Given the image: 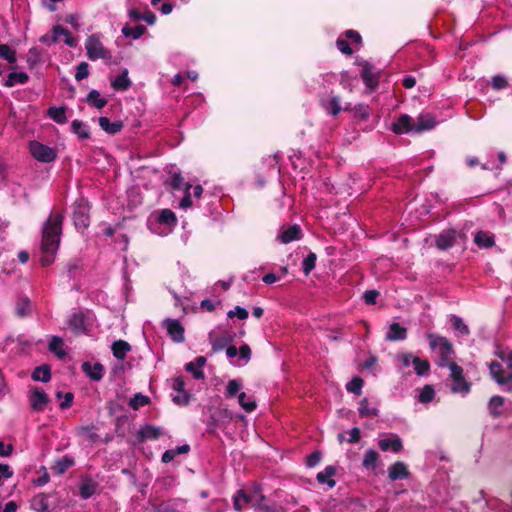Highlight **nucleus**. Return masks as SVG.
<instances>
[{
	"label": "nucleus",
	"instance_id": "1",
	"mask_svg": "<svg viewBox=\"0 0 512 512\" xmlns=\"http://www.w3.org/2000/svg\"><path fill=\"white\" fill-rule=\"evenodd\" d=\"M64 212L52 211L43 224L41 250L57 251L63 230Z\"/></svg>",
	"mask_w": 512,
	"mask_h": 512
},
{
	"label": "nucleus",
	"instance_id": "2",
	"mask_svg": "<svg viewBox=\"0 0 512 512\" xmlns=\"http://www.w3.org/2000/svg\"><path fill=\"white\" fill-rule=\"evenodd\" d=\"M427 338L429 340V346L431 349L439 348L440 353V366H448L449 359L454 353L452 343L443 336H438L433 333H428Z\"/></svg>",
	"mask_w": 512,
	"mask_h": 512
},
{
	"label": "nucleus",
	"instance_id": "3",
	"mask_svg": "<svg viewBox=\"0 0 512 512\" xmlns=\"http://www.w3.org/2000/svg\"><path fill=\"white\" fill-rule=\"evenodd\" d=\"M450 378L452 379L451 391L453 393L468 394L471 391V383L468 382L463 373V368L456 362H449Z\"/></svg>",
	"mask_w": 512,
	"mask_h": 512
},
{
	"label": "nucleus",
	"instance_id": "4",
	"mask_svg": "<svg viewBox=\"0 0 512 512\" xmlns=\"http://www.w3.org/2000/svg\"><path fill=\"white\" fill-rule=\"evenodd\" d=\"M86 54L90 60L102 59L106 62L112 60V55L108 49H106L101 41L95 36H89L85 42Z\"/></svg>",
	"mask_w": 512,
	"mask_h": 512
},
{
	"label": "nucleus",
	"instance_id": "5",
	"mask_svg": "<svg viewBox=\"0 0 512 512\" xmlns=\"http://www.w3.org/2000/svg\"><path fill=\"white\" fill-rule=\"evenodd\" d=\"M29 151L34 159L43 163L53 162L57 158L56 151L38 141L29 143Z\"/></svg>",
	"mask_w": 512,
	"mask_h": 512
},
{
	"label": "nucleus",
	"instance_id": "6",
	"mask_svg": "<svg viewBox=\"0 0 512 512\" xmlns=\"http://www.w3.org/2000/svg\"><path fill=\"white\" fill-rule=\"evenodd\" d=\"M163 326L174 342L183 343L185 341V329L179 320L166 318L163 320Z\"/></svg>",
	"mask_w": 512,
	"mask_h": 512
},
{
	"label": "nucleus",
	"instance_id": "7",
	"mask_svg": "<svg viewBox=\"0 0 512 512\" xmlns=\"http://www.w3.org/2000/svg\"><path fill=\"white\" fill-rule=\"evenodd\" d=\"M30 406L36 412H42L49 403L48 395L39 387H34L29 396Z\"/></svg>",
	"mask_w": 512,
	"mask_h": 512
},
{
	"label": "nucleus",
	"instance_id": "8",
	"mask_svg": "<svg viewBox=\"0 0 512 512\" xmlns=\"http://www.w3.org/2000/svg\"><path fill=\"white\" fill-rule=\"evenodd\" d=\"M209 342L211 344V350L213 353H217L222 351L224 348H227L228 344L233 342L234 335L229 333H223L222 335H217L215 331H211L208 335Z\"/></svg>",
	"mask_w": 512,
	"mask_h": 512
},
{
	"label": "nucleus",
	"instance_id": "9",
	"mask_svg": "<svg viewBox=\"0 0 512 512\" xmlns=\"http://www.w3.org/2000/svg\"><path fill=\"white\" fill-rule=\"evenodd\" d=\"M74 226L79 231H84L90 225V216L88 208L83 205H78L72 215Z\"/></svg>",
	"mask_w": 512,
	"mask_h": 512
},
{
	"label": "nucleus",
	"instance_id": "10",
	"mask_svg": "<svg viewBox=\"0 0 512 512\" xmlns=\"http://www.w3.org/2000/svg\"><path fill=\"white\" fill-rule=\"evenodd\" d=\"M413 124V118L407 114H403L392 124L391 130L398 135L414 133Z\"/></svg>",
	"mask_w": 512,
	"mask_h": 512
},
{
	"label": "nucleus",
	"instance_id": "11",
	"mask_svg": "<svg viewBox=\"0 0 512 512\" xmlns=\"http://www.w3.org/2000/svg\"><path fill=\"white\" fill-rule=\"evenodd\" d=\"M458 235L459 234L454 229L444 230L436 237V247L440 250H448L452 248Z\"/></svg>",
	"mask_w": 512,
	"mask_h": 512
},
{
	"label": "nucleus",
	"instance_id": "12",
	"mask_svg": "<svg viewBox=\"0 0 512 512\" xmlns=\"http://www.w3.org/2000/svg\"><path fill=\"white\" fill-rule=\"evenodd\" d=\"M378 447L383 452L391 451L398 453L403 449V442L397 434H391L389 438L380 439Z\"/></svg>",
	"mask_w": 512,
	"mask_h": 512
},
{
	"label": "nucleus",
	"instance_id": "13",
	"mask_svg": "<svg viewBox=\"0 0 512 512\" xmlns=\"http://www.w3.org/2000/svg\"><path fill=\"white\" fill-rule=\"evenodd\" d=\"M81 369L86 374V376H88L92 381L96 382L102 380L105 371L103 364L99 362L92 364L88 361L82 363Z\"/></svg>",
	"mask_w": 512,
	"mask_h": 512
},
{
	"label": "nucleus",
	"instance_id": "14",
	"mask_svg": "<svg viewBox=\"0 0 512 512\" xmlns=\"http://www.w3.org/2000/svg\"><path fill=\"white\" fill-rule=\"evenodd\" d=\"M69 329L75 334H85L87 332L86 317L82 312L74 313L68 320Z\"/></svg>",
	"mask_w": 512,
	"mask_h": 512
},
{
	"label": "nucleus",
	"instance_id": "15",
	"mask_svg": "<svg viewBox=\"0 0 512 512\" xmlns=\"http://www.w3.org/2000/svg\"><path fill=\"white\" fill-rule=\"evenodd\" d=\"M356 64L361 67V76L368 87L377 85V75L373 72L372 66L365 60H356Z\"/></svg>",
	"mask_w": 512,
	"mask_h": 512
},
{
	"label": "nucleus",
	"instance_id": "16",
	"mask_svg": "<svg viewBox=\"0 0 512 512\" xmlns=\"http://www.w3.org/2000/svg\"><path fill=\"white\" fill-rule=\"evenodd\" d=\"M389 479L392 481L407 479L410 476L407 465L402 461H396L388 468Z\"/></svg>",
	"mask_w": 512,
	"mask_h": 512
},
{
	"label": "nucleus",
	"instance_id": "17",
	"mask_svg": "<svg viewBox=\"0 0 512 512\" xmlns=\"http://www.w3.org/2000/svg\"><path fill=\"white\" fill-rule=\"evenodd\" d=\"M414 133L421 134L425 131L433 129L436 125L435 118L431 114H421L414 122Z\"/></svg>",
	"mask_w": 512,
	"mask_h": 512
},
{
	"label": "nucleus",
	"instance_id": "18",
	"mask_svg": "<svg viewBox=\"0 0 512 512\" xmlns=\"http://www.w3.org/2000/svg\"><path fill=\"white\" fill-rule=\"evenodd\" d=\"M52 42H64L70 47H73L76 45V40L71 36V33L61 27V26H54L52 29Z\"/></svg>",
	"mask_w": 512,
	"mask_h": 512
},
{
	"label": "nucleus",
	"instance_id": "19",
	"mask_svg": "<svg viewBox=\"0 0 512 512\" xmlns=\"http://www.w3.org/2000/svg\"><path fill=\"white\" fill-rule=\"evenodd\" d=\"M97 489L98 483L96 481L89 476L82 477L79 492L83 499H89L92 497L96 493Z\"/></svg>",
	"mask_w": 512,
	"mask_h": 512
},
{
	"label": "nucleus",
	"instance_id": "20",
	"mask_svg": "<svg viewBox=\"0 0 512 512\" xmlns=\"http://www.w3.org/2000/svg\"><path fill=\"white\" fill-rule=\"evenodd\" d=\"M302 237V229L298 224L289 226L281 232L279 239L282 243L288 244L292 241L299 240Z\"/></svg>",
	"mask_w": 512,
	"mask_h": 512
},
{
	"label": "nucleus",
	"instance_id": "21",
	"mask_svg": "<svg viewBox=\"0 0 512 512\" xmlns=\"http://www.w3.org/2000/svg\"><path fill=\"white\" fill-rule=\"evenodd\" d=\"M232 420V415L228 409H217L211 413L208 425L221 426Z\"/></svg>",
	"mask_w": 512,
	"mask_h": 512
},
{
	"label": "nucleus",
	"instance_id": "22",
	"mask_svg": "<svg viewBox=\"0 0 512 512\" xmlns=\"http://www.w3.org/2000/svg\"><path fill=\"white\" fill-rule=\"evenodd\" d=\"M99 126L108 134L115 135L123 128V122L116 120L111 122L108 117L101 116L98 119Z\"/></svg>",
	"mask_w": 512,
	"mask_h": 512
},
{
	"label": "nucleus",
	"instance_id": "23",
	"mask_svg": "<svg viewBox=\"0 0 512 512\" xmlns=\"http://www.w3.org/2000/svg\"><path fill=\"white\" fill-rule=\"evenodd\" d=\"M131 349V345L127 341L121 339L114 341L111 346L113 356L118 360H124Z\"/></svg>",
	"mask_w": 512,
	"mask_h": 512
},
{
	"label": "nucleus",
	"instance_id": "24",
	"mask_svg": "<svg viewBox=\"0 0 512 512\" xmlns=\"http://www.w3.org/2000/svg\"><path fill=\"white\" fill-rule=\"evenodd\" d=\"M407 338V329L402 327L399 323L394 322L390 325L389 331L386 334L388 341H402Z\"/></svg>",
	"mask_w": 512,
	"mask_h": 512
},
{
	"label": "nucleus",
	"instance_id": "25",
	"mask_svg": "<svg viewBox=\"0 0 512 512\" xmlns=\"http://www.w3.org/2000/svg\"><path fill=\"white\" fill-rule=\"evenodd\" d=\"M335 474L336 468L329 465L325 467L324 471L317 474L316 479L320 484H327L330 488H333L336 485V481L332 479Z\"/></svg>",
	"mask_w": 512,
	"mask_h": 512
},
{
	"label": "nucleus",
	"instance_id": "26",
	"mask_svg": "<svg viewBox=\"0 0 512 512\" xmlns=\"http://www.w3.org/2000/svg\"><path fill=\"white\" fill-rule=\"evenodd\" d=\"M71 132L77 135L80 140L89 139L91 135L88 125L78 119L71 122Z\"/></svg>",
	"mask_w": 512,
	"mask_h": 512
},
{
	"label": "nucleus",
	"instance_id": "27",
	"mask_svg": "<svg viewBox=\"0 0 512 512\" xmlns=\"http://www.w3.org/2000/svg\"><path fill=\"white\" fill-rule=\"evenodd\" d=\"M66 110L67 108L65 106H51L47 109V116L57 124H65L68 121Z\"/></svg>",
	"mask_w": 512,
	"mask_h": 512
},
{
	"label": "nucleus",
	"instance_id": "28",
	"mask_svg": "<svg viewBox=\"0 0 512 512\" xmlns=\"http://www.w3.org/2000/svg\"><path fill=\"white\" fill-rule=\"evenodd\" d=\"M75 460L73 457L65 455L60 459H57L52 466V470L58 474H64L70 467L74 466Z\"/></svg>",
	"mask_w": 512,
	"mask_h": 512
},
{
	"label": "nucleus",
	"instance_id": "29",
	"mask_svg": "<svg viewBox=\"0 0 512 512\" xmlns=\"http://www.w3.org/2000/svg\"><path fill=\"white\" fill-rule=\"evenodd\" d=\"M161 434L160 428L147 424L138 431V438L142 441L147 439L157 440Z\"/></svg>",
	"mask_w": 512,
	"mask_h": 512
},
{
	"label": "nucleus",
	"instance_id": "30",
	"mask_svg": "<svg viewBox=\"0 0 512 512\" xmlns=\"http://www.w3.org/2000/svg\"><path fill=\"white\" fill-rule=\"evenodd\" d=\"M31 378L34 381H41V382H49L51 380V367L48 364H43L38 367H36L32 374Z\"/></svg>",
	"mask_w": 512,
	"mask_h": 512
},
{
	"label": "nucleus",
	"instance_id": "31",
	"mask_svg": "<svg viewBox=\"0 0 512 512\" xmlns=\"http://www.w3.org/2000/svg\"><path fill=\"white\" fill-rule=\"evenodd\" d=\"M474 242L480 248H491L495 244L493 235L485 231H478L475 234Z\"/></svg>",
	"mask_w": 512,
	"mask_h": 512
},
{
	"label": "nucleus",
	"instance_id": "32",
	"mask_svg": "<svg viewBox=\"0 0 512 512\" xmlns=\"http://www.w3.org/2000/svg\"><path fill=\"white\" fill-rule=\"evenodd\" d=\"M379 458V453L376 450L369 449L364 454L362 466L367 470L375 471Z\"/></svg>",
	"mask_w": 512,
	"mask_h": 512
},
{
	"label": "nucleus",
	"instance_id": "33",
	"mask_svg": "<svg viewBox=\"0 0 512 512\" xmlns=\"http://www.w3.org/2000/svg\"><path fill=\"white\" fill-rule=\"evenodd\" d=\"M31 508L37 512H48V495L44 493L35 495L31 500Z\"/></svg>",
	"mask_w": 512,
	"mask_h": 512
},
{
	"label": "nucleus",
	"instance_id": "34",
	"mask_svg": "<svg viewBox=\"0 0 512 512\" xmlns=\"http://www.w3.org/2000/svg\"><path fill=\"white\" fill-rule=\"evenodd\" d=\"M31 312V302L28 297H20L15 305V314L20 318L28 316Z\"/></svg>",
	"mask_w": 512,
	"mask_h": 512
},
{
	"label": "nucleus",
	"instance_id": "35",
	"mask_svg": "<svg viewBox=\"0 0 512 512\" xmlns=\"http://www.w3.org/2000/svg\"><path fill=\"white\" fill-rule=\"evenodd\" d=\"M322 106L327 110V112L331 115H337L341 110L348 111L350 108L348 106H345L342 108L340 104L337 101V98H328V99H322L321 101Z\"/></svg>",
	"mask_w": 512,
	"mask_h": 512
},
{
	"label": "nucleus",
	"instance_id": "36",
	"mask_svg": "<svg viewBox=\"0 0 512 512\" xmlns=\"http://www.w3.org/2000/svg\"><path fill=\"white\" fill-rule=\"evenodd\" d=\"M63 339L59 336H53L49 342L48 349L50 352L56 354L60 359L66 356V352L63 349Z\"/></svg>",
	"mask_w": 512,
	"mask_h": 512
},
{
	"label": "nucleus",
	"instance_id": "37",
	"mask_svg": "<svg viewBox=\"0 0 512 512\" xmlns=\"http://www.w3.org/2000/svg\"><path fill=\"white\" fill-rule=\"evenodd\" d=\"M131 85V81L128 78V71L124 70L121 75L117 76L112 81V86L117 91H125L127 90Z\"/></svg>",
	"mask_w": 512,
	"mask_h": 512
},
{
	"label": "nucleus",
	"instance_id": "38",
	"mask_svg": "<svg viewBox=\"0 0 512 512\" xmlns=\"http://www.w3.org/2000/svg\"><path fill=\"white\" fill-rule=\"evenodd\" d=\"M505 399L502 396L496 395L490 398L488 402L489 413L494 418H497L501 415V412L498 411V408L504 405Z\"/></svg>",
	"mask_w": 512,
	"mask_h": 512
},
{
	"label": "nucleus",
	"instance_id": "39",
	"mask_svg": "<svg viewBox=\"0 0 512 512\" xmlns=\"http://www.w3.org/2000/svg\"><path fill=\"white\" fill-rule=\"evenodd\" d=\"M414 370L418 376H424L430 371V363L427 359H421L420 357H414L412 360Z\"/></svg>",
	"mask_w": 512,
	"mask_h": 512
},
{
	"label": "nucleus",
	"instance_id": "40",
	"mask_svg": "<svg viewBox=\"0 0 512 512\" xmlns=\"http://www.w3.org/2000/svg\"><path fill=\"white\" fill-rule=\"evenodd\" d=\"M358 411L361 417H377L379 414V410L376 407H369L367 398H363L360 401Z\"/></svg>",
	"mask_w": 512,
	"mask_h": 512
},
{
	"label": "nucleus",
	"instance_id": "41",
	"mask_svg": "<svg viewBox=\"0 0 512 512\" xmlns=\"http://www.w3.org/2000/svg\"><path fill=\"white\" fill-rule=\"evenodd\" d=\"M157 220L160 224H166L169 226L177 224V217L170 209H162L159 212Z\"/></svg>",
	"mask_w": 512,
	"mask_h": 512
},
{
	"label": "nucleus",
	"instance_id": "42",
	"mask_svg": "<svg viewBox=\"0 0 512 512\" xmlns=\"http://www.w3.org/2000/svg\"><path fill=\"white\" fill-rule=\"evenodd\" d=\"M450 321L453 329L457 331L461 336H467L470 334L468 326L463 322L462 318H460L459 316L452 315Z\"/></svg>",
	"mask_w": 512,
	"mask_h": 512
},
{
	"label": "nucleus",
	"instance_id": "43",
	"mask_svg": "<svg viewBox=\"0 0 512 512\" xmlns=\"http://www.w3.org/2000/svg\"><path fill=\"white\" fill-rule=\"evenodd\" d=\"M238 403L248 413L254 411L257 407L256 401L251 398H247L245 392L238 394Z\"/></svg>",
	"mask_w": 512,
	"mask_h": 512
},
{
	"label": "nucleus",
	"instance_id": "44",
	"mask_svg": "<svg viewBox=\"0 0 512 512\" xmlns=\"http://www.w3.org/2000/svg\"><path fill=\"white\" fill-rule=\"evenodd\" d=\"M146 32V28L142 25L136 27H129L128 25L122 28V34L125 37H131L133 39H139Z\"/></svg>",
	"mask_w": 512,
	"mask_h": 512
},
{
	"label": "nucleus",
	"instance_id": "45",
	"mask_svg": "<svg viewBox=\"0 0 512 512\" xmlns=\"http://www.w3.org/2000/svg\"><path fill=\"white\" fill-rule=\"evenodd\" d=\"M150 403V398L148 396L143 395L142 393H136L129 401V406L133 410H138L139 408L148 405Z\"/></svg>",
	"mask_w": 512,
	"mask_h": 512
},
{
	"label": "nucleus",
	"instance_id": "46",
	"mask_svg": "<svg viewBox=\"0 0 512 512\" xmlns=\"http://www.w3.org/2000/svg\"><path fill=\"white\" fill-rule=\"evenodd\" d=\"M250 502V496L246 494L244 490H239L234 496L233 505L237 511H241L242 508Z\"/></svg>",
	"mask_w": 512,
	"mask_h": 512
},
{
	"label": "nucleus",
	"instance_id": "47",
	"mask_svg": "<svg viewBox=\"0 0 512 512\" xmlns=\"http://www.w3.org/2000/svg\"><path fill=\"white\" fill-rule=\"evenodd\" d=\"M364 385V381L361 377L355 376L352 380L347 383L346 389L348 392L353 393L355 395H360L362 393V388Z\"/></svg>",
	"mask_w": 512,
	"mask_h": 512
},
{
	"label": "nucleus",
	"instance_id": "48",
	"mask_svg": "<svg viewBox=\"0 0 512 512\" xmlns=\"http://www.w3.org/2000/svg\"><path fill=\"white\" fill-rule=\"evenodd\" d=\"M186 183L180 172H171L170 181L167 184L172 190H180L185 188Z\"/></svg>",
	"mask_w": 512,
	"mask_h": 512
},
{
	"label": "nucleus",
	"instance_id": "49",
	"mask_svg": "<svg viewBox=\"0 0 512 512\" xmlns=\"http://www.w3.org/2000/svg\"><path fill=\"white\" fill-rule=\"evenodd\" d=\"M317 261V255L314 252H309V254L304 258L302 262V269L306 276L310 274V272L315 268Z\"/></svg>",
	"mask_w": 512,
	"mask_h": 512
},
{
	"label": "nucleus",
	"instance_id": "50",
	"mask_svg": "<svg viewBox=\"0 0 512 512\" xmlns=\"http://www.w3.org/2000/svg\"><path fill=\"white\" fill-rule=\"evenodd\" d=\"M435 396L434 388L431 385H425L419 394L418 401L420 403H429Z\"/></svg>",
	"mask_w": 512,
	"mask_h": 512
},
{
	"label": "nucleus",
	"instance_id": "51",
	"mask_svg": "<svg viewBox=\"0 0 512 512\" xmlns=\"http://www.w3.org/2000/svg\"><path fill=\"white\" fill-rule=\"evenodd\" d=\"M240 389H241V383L239 380H236V379L229 380L226 385L225 396L227 398H234Z\"/></svg>",
	"mask_w": 512,
	"mask_h": 512
},
{
	"label": "nucleus",
	"instance_id": "52",
	"mask_svg": "<svg viewBox=\"0 0 512 512\" xmlns=\"http://www.w3.org/2000/svg\"><path fill=\"white\" fill-rule=\"evenodd\" d=\"M0 57L7 60L9 63L16 61L15 52L5 44L0 45Z\"/></svg>",
	"mask_w": 512,
	"mask_h": 512
},
{
	"label": "nucleus",
	"instance_id": "53",
	"mask_svg": "<svg viewBox=\"0 0 512 512\" xmlns=\"http://www.w3.org/2000/svg\"><path fill=\"white\" fill-rule=\"evenodd\" d=\"M185 370L191 373L194 379L202 380L205 378V374L202 369H198L194 362H188L185 364Z\"/></svg>",
	"mask_w": 512,
	"mask_h": 512
},
{
	"label": "nucleus",
	"instance_id": "54",
	"mask_svg": "<svg viewBox=\"0 0 512 512\" xmlns=\"http://www.w3.org/2000/svg\"><path fill=\"white\" fill-rule=\"evenodd\" d=\"M192 185L190 183H186L184 189V197L181 199L179 206L183 209L189 208L192 206L193 202L191 199L190 189Z\"/></svg>",
	"mask_w": 512,
	"mask_h": 512
},
{
	"label": "nucleus",
	"instance_id": "55",
	"mask_svg": "<svg viewBox=\"0 0 512 512\" xmlns=\"http://www.w3.org/2000/svg\"><path fill=\"white\" fill-rule=\"evenodd\" d=\"M227 316H228V318L237 317L240 320H245V319L248 318V311L245 308L241 307V306H236L234 308V310H230L227 313Z\"/></svg>",
	"mask_w": 512,
	"mask_h": 512
},
{
	"label": "nucleus",
	"instance_id": "56",
	"mask_svg": "<svg viewBox=\"0 0 512 512\" xmlns=\"http://www.w3.org/2000/svg\"><path fill=\"white\" fill-rule=\"evenodd\" d=\"M496 356L505 362L509 369L512 370V350H498Z\"/></svg>",
	"mask_w": 512,
	"mask_h": 512
},
{
	"label": "nucleus",
	"instance_id": "57",
	"mask_svg": "<svg viewBox=\"0 0 512 512\" xmlns=\"http://www.w3.org/2000/svg\"><path fill=\"white\" fill-rule=\"evenodd\" d=\"M322 458V454L320 451H314L311 454H309L306 458V465L307 467H314L316 466Z\"/></svg>",
	"mask_w": 512,
	"mask_h": 512
},
{
	"label": "nucleus",
	"instance_id": "58",
	"mask_svg": "<svg viewBox=\"0 0 512 512\" xmlns=\"http://www.w3.org/2000/svg\"><path fill=\"white\" fill-rule=\"evenodd\" d=\"M379 294L380 293L377 290H367L364 292L363 299L365 300L366 304L374 305L376 304Z\"/></svg>",
	"mask_w": 512,
	"mask_h": 512
},
{
	"label": "nucleus",
	"instance_id": "59",
	"mask_svg": "<svg viewBox=\"0 0 512 512\" xmlns=\"http://www.w3.org/2000/svg\"><path fill=\"white\" fill-rule=\"evenodd\" d=\"M43 255L40 258V263L42 266L47 267L54 262V256L56 251H43Z\"/></svg>",
	"mask_w": 512,
	"mask_h": 512
},
{
	"label": "nucleus",
	"instance_id": "60",
	"mask_svg": "<svg viewBox=\"0 0 512 512\" xmlns=\"http://www.w3.org/2000/svg\"><path fill=\"white\" fill-rule=\"evenodd\" d=\"M88 74H89L88 64L86 62L80 63L77 67V71L75 74L76 80H78V81L83 80L84 78H86L88 76Z\"/></svg>",
	"mask_w": 512,
	"mask_h": 512
},
{
	"label": "nucleus",
	"instance_id": "61",
	"mask_svg": "<svg viewBox=\"0 0 512 512\" xmlns=\"http://www.w3.org/2000/svg\"><path fill=\"white\" fill-rule=\"evenodd\" d=\"M238 353L241 359L248 363L251 359V348L248 344H243L238 349Z\"/></svg>",
	"mask_w": 512,
	"mask_h": 512
},
{
	"label": "nucleus",
	"instance_id": "62",
	"mask_svg": "<svg viewBox=\"0 0 512 512\" xmlns=\"http://www.w3.org/2000/svg\"><path fill=\"white\" fill-rule=\"evenodd\" d=\"M185 380L182 376H178L174 379L172 388L178 393H186L185 391Z\"/></svg>",
	"mask_w": 512,
	"mask_h": 512
},
{
	"label": "nucleus",
	"instance_id": "63",
	"mask_svg": "<svg viewBox=\"0 0 512 512\" xmlns=\"http://www.w3.org/2000/svg\"><path fill=\"white\" fill-rule=\"evenodd\" d=\"M13 474L14 472L8 464L0 463V481L11 478Z\"/></svg>",
	"mask_w": 512,
	"mask_h": 512
},
{
	"label": "nucleus",
	"instance_id": "64",
	"mask_svg": "<svg viewBox=\"0 0 512 512\" xmlns=\"http://www.w3.org/2000/svg\"><path fill=\"white\" fill-rule=\"evenodd\" d=\"M173 401L177 405L185 406L190 401V395L187 392L186 393H179L178 395L173 397Z\"/></svg>",
	"mask_w": 512,
	"mask_h": 512
}]
</instances>
